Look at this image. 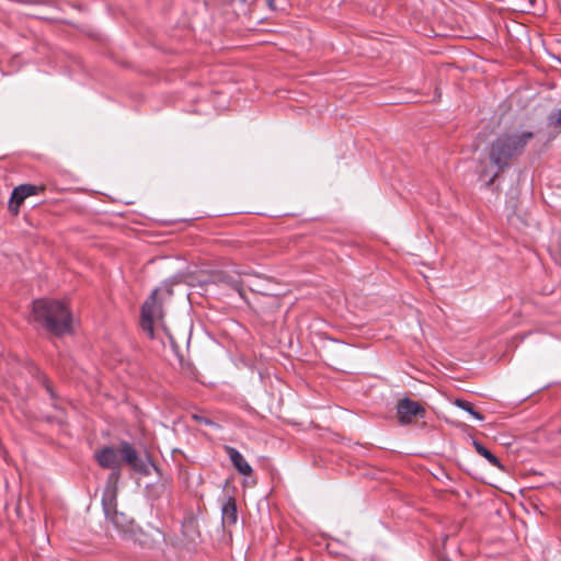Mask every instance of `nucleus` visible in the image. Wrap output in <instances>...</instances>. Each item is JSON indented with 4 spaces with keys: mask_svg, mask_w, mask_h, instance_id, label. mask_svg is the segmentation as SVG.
I'll list each match as a JSON object with an SVG mask.
<instances>
[{
    "mask_svg": "<svg viewBox=\"0 0 561 561\" xmlns=\"http://www.w3.org/2000/svg\"><path fill=\"white\" fill-rule=\"evenodd\" d=\"M470 415H472L478 421H482L484 419V416L480 412H478L476 410H473Z\"/></svg>",
    "mask_w": 561,
    "mask_h": 561,
    "instance_id": "21",
    "label": "nucleus"
},
{
    "mask_svg": "<svg viewBox=\"0 0 561 561\" xmlns=\"http://www.w3.org/2000/svg\"><path fill=\"white\" fill-rule=\"evenodd\" d=\"M472 445H473L476 451L480 456L484 457L489 461L490 465H492L496 468L503 469V466H502L500 459L495 455H493L485 446H483L479 440L474 439L472 442Z\"/></svg>",
    "mask_w": 561,
    "mask_h": 561,
    "instance_id": "11",
    "label": "nucleus"
},
{
    "mask_svg": "<svg viewBox=\"0 0 561 561\" xmlns=\"http://www.w3.org/2000/svg\"><path fill=\"white\" fill-rule=\"evenodd\" d=\"M548 125L549 126H552V127H559L561 126V108L560 110H557L554 112H551L549 115H548Z\"/></svg>",
    "mask_w": 561,
    "mask_h": 561,
    "instance_id": "13",
    "label": "nucleus"
},
{
    "mask_svg": "<svg viewBox=\"0 0 561 561\" xmlns=\"http://www.w3.org/2000/svg\"><path fill=\"white\" fill-rule=\"evenodd\" d=\"M106 517L108 518V522L112 524V526H125V516L123 513H115L113 516H110L108 511H106Z\"/></svg>",
    "mask_w": 561,
    "mask_h": 561,
    "instance_id": "14",
    "label": "nucleus"
},
{
    "mask_svg": "<svg viewBox=\"0 0 561 561\" xmlns=\"http://www.w3.org/2000/svg\"><path fill=\"white\" fill-rule=\"evenodd\" d=\"M33 530H35V535L38 536L36 545L39 549H44V546L49 543V534L47 533V528H33Z\"/></svg>",
    "mask_w": 561,
    "mask_h": 561,
    "instance_id": "12",
    "label": "nucleus"
},
{
    "mask_svg": "<svg viewBox=\"0 0 561 561\" xmlns=\"http://www.w3.org/2000/svg\"><path fill=\"white\" fill-rule=\"evenodd\" d=\"M184 536H192V535H197L198 537L201 536L199 535V531H198V528H193V527H190V528H178Z\"/></svg>",
    "mask_w": 561,
    "mask_h": 561,
    "instance_id": "17",
    "label": "nucleus"
},
{
    "mask_svg": "<svg viewBox=\"0 0 561 561\" xmlns=\"http://www.w3.org/2000/svg\"><path fill=\"white\" fill-rule=\"evenodd\" d=\"M243 273H237V275L229 274L227 272H218L215 275H213V284L216 285H226L230 287L231 289L236 290L240 297L244 296V291L242 288V280L240 276Z\"/></svg>",
    "mask_w": 561,
    "mask_h": 561,
    "instance_id": "8",
    "label": "nucleus"
},
{
    "mask_svg": "<svg viewBox=\"0 0 561 561\" xmlns=\"http://www.w3.org/2000/svg\"><path fill=\"white\" fill-rule=\"evenodd\" d=\"M397 414L401 424H409L416 416L423 417L424 408L409 398L401 399L397 404Z\"/></svg>",
    "mask_w": 561,
    "mask_h": 561,
    "instance_id": "5",
    "label": "nucleus"
},
{
    "mask_svg": "<svg viewBox=\"0 0 561 561\" xmlns=\"http://www.w3.org/2000/svg\"><path fill=\"white\" fill-rule=\"evenodd\" d=\"M37 187L32 184H22L15 187L11 194V198L9 202V209L18 214L20 205L24 202V199L28 196L36 194Z\"/></svg>",
    "mask_w": 561,
    "mask_h": 561,
    "instance_id": "7",
    "label": "nucleus"
},
{
    "mask_svg": "<svg viewBox=\"0 0 561 561\" xmlns=\"http://www.w3.org/2000/svg\"><path fill=\"white\" fill-rule=\"evenodd\" d=\"M343 351H352V348L348 345H342Z\"/></svg>",
    "mask_w": 561,
    "mask_h": 561,
    "instance_id": "25",
    "label": "nucleus"
},
{
    "mask_svg": "<svg viewBox=\"0 0 561 561\" xmlns=\"http://www.w3.org/2000/svg\"><path fill=\"white\" fill-rule=\"evenodd\" d=\"M455 404L458 408L462 409L463 411L468 412L469 414H471L472 411L474 410L472 404L469 401H466V400L457 399L455 401Z\"/></svg>",
    "mask_w": 561,
    "mask_h": 561,
    "instance_id": "16",
    "label": "nucleus"
},
{
    "mask_svg": "<svg viewBox=\"0 0 561 561\" xmlns=\"http://www.w3.org/2000/svg\"><path fill=\"white\" fill-rule=\"evenodd\" d=\"M267 5L273 9L274 8V0H267Z\"/></svg>",
    "mask_w": 561,
    "mask_h": 561,
    "instance_id": "24",
    "label": "nucleus"
},
{
    "mask_svg": "<svg viewBox=\"0 0 561 561\" xmlns=\"http://www.w3.org/2000/svg\"><path fill=\"white\" fill-rule=\"evenodd\" d=\"M221 522L222 526H231L237 524L238 522V512L236 502L232 499H229L221 508Z\"/></svg>",
    "mask_w": 561,
    "mask_h": 561,
    "instance_id": "10",
    "label": "nucleus"
},
{
    "mask_svg": "<svg viewBox=\"0 0 561 561\" xmlns=\"http://www.w3.org/2000/svg\"><path fill=\"white\" fill-rule=\"evenodd\" d=\"M226 451L229 456L230 461L232 462V465L240 474L249 476L252 473V467L244 459V457L239 450H237L234 447L227 446Z\"/></svg>",
    "mask_w": 561,
    "mask_h": 561,
    "instance_id": "9",
    "label": "nucleus"
},
{
    "mask_svg": "<svg viewBox=\"0 0 561 561\" xmlns=\"http://www.w3.org/2000/svg\"><path fill=\"white\" fill-rule=\"evenodd\" d=\"M119 477H121V468L112 469V472L108 478L112 481H117L119 479Z\"/></svg>",
    "mask_w": 561,
    "mask_h": 561,
    "instance_id": "19",
    "label": "nucleus"
},
{
    "mask_svg": "<svg viewBox=\"0 0 561 561\" xmlns=\"http://www.w3.org/2000/svg\"><path fill=\"white\" fill-rule=\"evenodd\" d=\"M194 419L198 422V423H204L206 425H215V423L213 421H210L209 419L205 417V416H201V415H194Z\"/></svg>",
    "mask_w": 561,
    "mask_h": 561,
    "instance_id": "18",
    "label": "nucleus"
},
{
    "mask_svg": "<svg viewBox=\"0 0 561 561\" xmlns=\"http://www.w3.org/2000/svg\"><path fill=\"white\" fill-rule=\"evenodd\" d=\"M33 318L46 331L62 336L72 331V316L60 301L37 299L33 302Z\"/></svg>",
    "mask_w": 561,
    "mask_h": 561,
    "instance_id": "2",
    "label": "nucleus"
},
{
    "mask_svg": "<svg viewBox=\"0 0 561 561\" xmlns=\"http://www.w3.org/2000/svg\"><path fill=\"white\" fill-rule=\"evenodd\" d=\"M164 336L167 337L173 353L176 356H179L180 355L179 354V345H178L175 336L168 330H164Z\"/></svg>",
    "mask_w": 561,
    "mask_h": 561,
    "instance_id": "15",
    "label": "nucleus"
},
{
    "mask_svg": "<svg viewBox=\"0 0 561 561\" xmlns=\"http://www.w3.org/2000/svg\"><path fill=\"white\" fill-rule=\"evenodd\" d=\"M96 460L102 468L118 469L121 468V454L119 448L104 447L96 455Z\"/></svg>",
    "mask_w": 561,
    "mask_h": 561,
    "instance_id": "6",
    "label": "nucleus"
},
{
    "mask_svg": "<svg viewBox=\"0 0 561 561\" xmlns=\"http://www.w3.org/2000/svg\"><path fill=\"white\" fill-rule=\"evenodd\" d=\"M447 541H448V536H445L444 537V541H443V548L445 550V553L448 552V543H447Z\"/></svg>",
    "mask_w": 561,
    "mask_h": 561,
    "instance_id": "22",
    "label": "nucleus"
},
{
    "mask_svg": "<svg viewBox=\"0 0 561 561\" xmlns=\"http://www.w3.org/2000/svg\"><path fill=\"white\" fill-rule=\"evenodd\" d=\"M534 138L529 130H517L499 135L489 148L491 168L480 170L479 176L488 186L492 185L499 174L511 165L512 160L520 156L527 144Z\"/></svg>",
    "mask_w": 561,
    "mask_h": 561,
    "instance_id": "1",
    "label": "nucleus"
},
{
    "mask_svg": "<svg viewBox=\"0 0 561 561\" xmlns=\"http://www.w3.org/2000/svg\"><path fill=\"white\" fill-rule=\"evenodd\" d=\"M44 385H45V388L47 390V392L49 393L50 398H55V393L53 391V388L48 383L47 380L44 381Z\"/></svg>",
    "mask_w": 561,
    "mask_h": 561,
    "instance_id": "20",
    "label": "nucleus"
},
{
    "mask_svg": "<svg viewBox=\"0 0 561 561\" xmlns=\"http://www.w3.org/2000/svg\"><path fill=\"white\" fill-rule=\"evenodd\" d=\"M121 463H126L135 472L148 476L153 463L149 459L140 458L136 448L128 442L119 444Z\"/></svg>",
    "mask_w": 561,
    "mask_h": 561,
    "instance_id": "4",
    "label": "nucleus"
},
{
    "mask_svg": "<svg viewBox=\"0 0 561 561\" xmlns=\"http://www.w3.org/2000/svg\"><path fill=\"white\" fill-rule=\"evenodd\" d=\"M158 290L154 289L141 307L140 325L150 339H154L153 322L162 317V306L157 299Z\"/></svg>",
    "mask_w": 561,
    "mask_h": 561,
    "instance_id": "3",
    "label": "nucleus"
},
{
    "mask_svg": "<svg viewBox=\"0 0 561 561\" xmlns=\"http://www.w3.org/2000/svg\"><path fill=\"white\" fill-rule=\"evenodd\" d=\"M156 530L158 531V534H159L163 539H165V537H167V534H165V533H162L160 528H156Z\"/></svg>",
    "mask_w": 561,
    "mask_h": 561,
    "instance_id": "23",
    "label": "nucleus"
}]
</instances>
